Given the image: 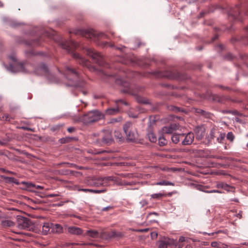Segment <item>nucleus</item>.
I'll use <instances>...</instances> for the list:
<instances>
[{
  "instance_id": "nucleus-1",
  "label": "nucleus",
  "mask_w": 248,
  "mask_h": 248,
  "mask_svg": "<svg viewBox=\"0 0 248 248\" xmlns=\"http://www.w3.org/2000/svg\"><path fill=\"white\" fill-rule=\"evenodd\" d=\"M115 82L117 84L120 85L124 88V89L121 90V93L135 96L136 100L139 104H150L151 103L147 98L137 95L138 92L141 91L143 90L142 87H138L135 90H133L130 86L129 83L122 80L121 78H116Z\"/></svg>"
},
{
  "instance_id": "nucleus-34",
  "label": "nucleus",
  "mask_w": 248,
  "mask_h": 248,
  "mask_svg": "<svg viewBox=\"0 0 248 248\" xmlns=\"http://www.w3.org/2000/svg\"><path fill=\"white\" fill-rule=\"evenodd\" d=\"M184 134H174L171 136V140L173 143L176 144L180 141V137H183Z\"/></svg>"
},
{
  "instance_id": "nucleus-36",
  "label": "nucleus",
  "mask_w": 248,
  "mask_h": 248,
  "mask_svg": "<svg viewBox=\"0 0 248 248\" xmlns=\"http://www.w3.org/2000/svg\"><path fill=\"white\" fill-rule=\"evenodd\" d=\"M169 243L166 240L160 241L158 242V248H167Z\"/></svg>"
},
{
  "instance_id": "nucleus-40",
  "label": "nucleus",
  "mask_w": 248,
  "mask_h": 248,
  "mask_svg": "<svg viewBox=\"0 0 248 248\" xmlns=\"http://www.w3.org/2000/svg\"><path fill=\"white\" fill-rule=\"evenodd\" d=\"M234 57L231 53H228L223 56V59L225 60L232 61Z\"/></svg>"
},
{
  "instance_id": "nucleus-15",
  "label": "nucleus",
  "mask_w": 248,
  "mask_h": 248,
  "mask_svg": "<svg viewBox=\"0 0 248 248\" xmlns=\"http://www.w3.org/2000/svg\"><path fill=\"white\" fill-rule=\"evenodd\" d=\"M104 135L103 136L102 142L104 144H110L113 142L112 136V133L109 130H104L103 131Z\"/></svg>"
},
{
  "instance_id": "nucleus-41",
  "label": "nucleus",
  "mask_w": 248,
  "mask_h": 248,
  "mask_svg": "<svg viewBox=\"0 0 248 248\" xmlns=\"http://www.w3.org/2000/svg\"><path fill=\"white\" fill-rule=\"evenodd\" d=\"M165 194L158 193V194H154L151 195V197L153 199H159L165 196Z\"/></svg>"
},
{
  "instance_id": "nucleus-60",
  "label": "nucleus",
  "mask_w": 248,
  "mask_h": 248,
  "mask_svg": "<svg viewBox=\"0 0 248 248\" xmlns=\"http://www.w3.org/2000/svg\"><path fill=\"white\" fill-rule=\"evenodd\" d=\"M5 117V120L6 121H10V118H9V115L8 114H4V116L3 117V118Z\"/></svg>"
},
{
  "instance_id": "nucleus-19",
  "label": "nucleus",
  "mask_w": 248,
  "mask_h": 248,
  "mask_svg": "<svg viewBox=\"0 0 248 248\" xmlns=\"http://www.w3.org/2000/svg\"><path fill=\"white\" fill-rule=\"evenodd\" d=\"M167 108L168 110L173 111L175 113H179V112H183L185 113H187V111L183 108L176 107L173 105H168L167 106Z\"/></svg>"
},
{
  "instance_id": "nucleus-24",
  "label": "nucleus",
  "mask_w": 248,
  "mask_h": 248,
  "mask_svg": "<svg viewBox=\"0 0 248 248\" xmlns=\"http://www.w3.org/2000/svg\"><path fill=\"white\" fill-rule=\"evenodd\" d=\"M207 99H210V98L212 99V100L213 102H217L219 103V99H220V95L217 94H213L211 93H208L207 94Z\"/></svg>"
},
{
  "instance_id": "nucleus-21",
  "label": "nucleus",
  "mask_w": 248,
  "mask_h": 248,
  "mask_svg": "<svg viewBox=\"0 0 248 248\" xmlns=\"http://www.w3.org/2000/svg\"><path fill=\"white\" fill-rule=\"evenodd\" d=\"M177 248H192L191 246L185 242V238L181 236L179 238Z\"/></svg>"
},
{
  "instance_id": "nucleus-31",
  "label": "nucleus",
  "mask_w": 248,
  "mask_h": 248,
  "mask_svg": "<svg viewBox=\"0 0 248 248\" xmlns=\"http://www.w3.org/2000/svg\"><path fill=\"white\" fill-rule=\"evenodd\" d=\"M148 139L152 142H155L157 140V138L152 131H150L147 135Z\"/></svg>"
},
{
  "instance_id": "nucleus-18",
  "label": "nucleus",
  "mask_w": 248,
  "mask_h": 248,
  "mask_svg": "<svg viewBox=\"0 0 248 248\" xmlns=\"http://www.w3.org/2000/svg\"><path fill=\"white\" fill-rule=\"evenodd\" d=\"M194 112L196 113L200 114L202 116L204 117L205 118L211 119V116L213 115V114L210 112L206 111L203 109L199 108H194Z\"/></svg>"
},
{
  "instance_id": "nucleus-33",
  "label": "nucleus",
  "mask_w": 248,
  "mask_h": 248,
  "mask_svg": "<svg viewBox=\"0 0 248 248\" xmlns=\"http://www.w3.org/2000/svg\"><path fill=\"white\" fill-rule=\"evenodd\" d=\"M1 224L4 227H12L14 225V222L10 220H1Z\"/></svg>"
},
{
  "instance_id": "nucleus-45",
  "label": "nucleus",
  "mask_w": 248,
  "mask_h": 248,
  "mask_svg": "<svg viewBox=\"0 0 248 248\" xmlns=\"http://www.w3.org/2000/svg\"><path fill=\"white\" fill-rule=\"evenodd\" d=\"M215 129L214 128H213L211 129V130L210 131V134H209V140L214 139L215 138Z\"/></svg>"
},
{
  "instance_id": "nucleus-53",
  "label": "nucleus",
  "mask_w": 248,
  "mask_h": 248,
  "mask_svg": "<svg viewBox=\"0 0 248 248\" xmlns=\"http://www.w3.org/2000/svg\"><path fill=\"white\" fill-rule=\"evenodd\" d=\"M82 191H92V192H93L94 193H100L102 191H100V190H89V189H82Z\"/></svg>"
},
{
  "instance_id": "nucleus-30",
  "label": "nucleus",
  "mask_w": 248,
  "mask_h": 248,
  "mask_svg": "<svg viewBox=\"0 0 248 248\" xmlns=\"http://www.w3.org/2000/svg\"><path fill=\"white\" fill-rule=\"evenodd\" d=\"M74 140H76V138H74V137H67L62 138L60 139L59 140V141L61 144H64V143L70 142Z\"/></svg>"
},
{
  "instance_id": "nucleus-20",
  "label": "nucleus",
  "mask_w": 248,
  "mask_h": 248,
  "mask_svg": "<svg viewBox=\"0 0 248 248\" xmlns=\"http://www.w3.org/2000/svg\"><path fill=\"white\" fill-rule=\"evenodd\" d=\"M67 231L72 234L80 235L82 233V230L80 228L74 226L69 227Z\"/></svg>"
},
{
  "instance_id": "nucleus-63",
  "label": "nucleus",
  "mask_w": 248,
  "mask_h": 248,
  "mask_svg": "<svg viewBox=\"0 0 248 248\" xmlns=\"http://www.w3.org/2000/svg\"><path fill=\"white\" fill-rule=\"evenodd\" d=\"M223 113H230L231 110H222Z\"/></svg>"
},
{
  "instance_id": "nucleus-43",
  "label": "nucleus",
  "mask_w": 248,
  "mask_h": 248,
  "mask_svg": "<svg viewBox=\"0 0 248 248\" xmlns=\"http://www.w3.org/2000/svg\"><path fill=\"white\" fill-rule=\"evenodd\" d=\"M226 138L227 140L232 142L234 140V136L232 132H230L227 134Z\"/></svg>"
},
{
  "instance_id": "nucleus-22",
  "label": "nucleus",
  "mask_w": 248,
  "mask_h": 248,
  "mask_svg": "<svg viewBox=\"0 0 248 248\" xmlns=\"http://www.w3.org/2000/svg\"><path fill=\"white\" fill-rule=\"evenodd\" d=\"M239 41L242 42L245 45H248V36L246 35L242 36L239 38H232L231 39V42L232 43H234L235 42Z\"/></svg>"
},
{
  "instance_id": "nucleus-54",
  "label": "nucleus",
  "mask_w": 248,
  "mask_h": 248,
  "mask_svg": "<svg viewBox=\"0 0 248 248\" xmlns=\"http://www.w3.org/2000/svg\"><path fill=\"white\" fill-rule=\"evenodd\" d=\"M218 87L221 89L227 90H231V88L228 87H225L222 85H218Z\"/></svg>"
},
{
  "instance_id": "nucleus-47",
  "label": "nucleus",
  "mask_w": 248,
  "mask_h": 248,
  "mask_svg": "<svg viewBox=\"0 0 248 248\" xmlns=\"http://www.w3.org/2000/svg\"><path fill=\"white\" fill-rule=\"evenodd\" d=\"M202 173L204 174L203 173ZM204 174H217V175H218V174L226 175L227 174L226 173H219L218 171H210V172H208L207 173H205Z\"/></svg>"
},
{
  "instance_id": "nucleus-10",
  "label": "nucleus",
  "mask_w": 248,
  "mask_h": 248,
  "mask_svg": "<svg viewBox=\"0 0 248 248\" xmlns=\"http://www.w3.org/2000/svg\"><path fill=\"white\" fill-rule=\"evenodd\" d=\"M113 178L111 176L106 177H93L89 180V184L95 186H107L108 182L113 181Z\"/></svg>"
},
{
  "instance_id": "nucleus-12",
  "label": "nucleus",
  "mask_w": 248,
  "mask_h": 248,
  "mask_svg": "<svg viewBox=\"0 0 248 248\" xmlns=\"http://www.w3.org/2000/svg\"><path fill=\"white\" fill-rule=\"evenodd\" d=\"M41 41L42 38L41 37L31 40H26L20 37H18L16 39V43L17 44H23L26 46H31L32 47L40 46Z\"/></svg>"
},
{
  "instance_id": "nucleus-35",
  "label": "nucleus",
  "mask_w": 248,
  "mask_h": 248,
  "mask_svg": "<svg viewBox=\"0 0 248 248\" xmlns=\"http://www.w3.org/2000/svg\"><path fill=\"white\" fill-rule=\"evenodd\" d=\"M232 101L229 96H220L219 103L224 104L226 101Z\"/></svg>"
},
{
  "instance_id": "nucleus-56",
  "label": "nucleus",
  "mask_w": 248,
  "mask_h": 248,
  "mask_svg": "<svg viewBox=\"0 0 248 248\" xmlns=\"http://www.w3.org/2000/svg\"><path fill=\"white\" fill-rule=\"evenodd\" d=\"M217 47H218L221 50H223L225 49V46L222 44H218L217 46Z\"/></svg>"
},
{
  "instance_id": "nucleus-58",
  "label": "nucleus",
  "mask_w": 248,
  "mask_h": 248,
  "mask_svg": "<svg viewBox=\"0 0 248 248\" xmlns=\"http://www.w3.org/2000/svg\"><path fill=\"white\" fill-rule=\"evenodd\" d=\"M217 245H218V244L216 242H213L211 243V246L212 247H214V248L218 247Z\"/></svg>"
},
{
  "instance_id": "nucleus-51",
  "label": "nucleus",
  "mask_w": 248,
  "mask_h": 248,
  "mask_svg": "<svg viewBox=\"0 0 248 248\" xmlns=\"http://www.w3.org/2000/svg\"><path fill=\"white\" fill-rule=\"evenodd\" d=\"M21 128L23 130H27L28 131H32V132L34 131V130L33 129H32L31 128L28 127L22 126L21 127Z\"/></svg>"
},
{
  "instance_id": "nucleus-42",
  "label": "nucleus",
  "mask_w": 248,
  "mask_h": 248,
  "mask_svg": "<svg viewBox=\"0 0 248 248\" xmlns=\"http://www.w3.org/2000/svg\"><path fill=\"white\" fill-rule=\"evenodd\" d=\"M225 137V133H220L219 135V137L217 138V140L219 143H222L223 140H224Z\"/></svg>"
},
{
  "instance_id": "nucleus-28",
  "label": "nucleus",
  "mask_w": 248,
  "mask_h": 248,
  "mask_svg": "<svg viewBox=\"0 0 248 248\" xmlns=\"http://www.w3.org/2000/svg\"><path fill=\"white\" fill-rule=\"evenodd\" d=\"M119 112L118 108H109L106 110L105 113L107 115H114L117 114Z\"/></svg>"
},
{
  "instance_id": "nucleus-52",
  "label": "nucleus",
  "mask_w": 248,
  "mask_h": 248,
  "mask_svg": "<svg viewBox=\"0 0 248 248\" xmlns=\"http://www.w3.org/2000/svg\"><path fill=\"white\" fill-rule=\"evenodd\" d=\"M60 127V126L56 125V126L51 127L50 129L52 131H55L59 129Z\"/></svg>"
},
{
  "instance_id": "nucleus-5",
  "label": "nucleus",
  "mask_w": 248,
  "mask_h": 248,
  "mask_svg": "<svg viewBox=\"0 0 248 248\" xmlns=\"http://www.w3.org/2000/svg\"><path fill=\"white\" fill-rule=\"evenodd\" d=\"M86 234L93 238L100 237L106 240L113 238H121L123 236V234L122 232L113 231L99 232L96 230H88L86 232Z\"/></svg>"
},
{
  "instance_id": "nucleus-25",
  "label": "nucleus",
  "mask_w": 248,
  "mask_h": 248,
  "mask_svg": "<svg viewBox=\"0 0 248 248\" xmlns=\"http://www.w3.org/2000/svg\"><path fill=\"white\" fill-rule=\"evenodd\" d=\"M52 232L56 233H61L62 232V227L58 224H53L52 226Z\"/></svg>"
},
{
  "instance_id": "nucleus-61",
  "label": "nucleus",
  "mask_w": 248,
  "mask_h": 248,
  "mask_svg": "<svg viewBox=\"0 0 248 248\" xmlns=\"http://www.w3.org/2000/svg\"><path fill=\"white\" fill-rule=\"evenodd\" d=\"M208 193H221L219 190H213L210 191H207Z\"/></svg>"
},
{
  "instance_id": "nucleus-23",
  "label": "nucleus",
  "mask_w": 248,
  "mask_h": 248,
  "mask_svg": "<svg viewBox=\"0 0 248 248\" xmlns=\"http://www.w3.org/2000/svg\"><path fill=\"white\" fill-rule=\"evenodd\" d=\"M46 78L51 83H58L59 79L56 77L54 75L51 74L50 72L46 76Z\"/></svg>"
},
{
  "instance_id": "nucleus-11",
  "label": "nucleus",
  "mask_w": 248,
  "mask_h": 248,
  "mask_svg": "<svg viewBox=\"0 0 248 248\" xmlns=\"http://www.w3.org/2000/svg\"><path fill=\"white\" fill-rule=\"evenodd\" d=\"M10 59L13 62H16V64L13 65L10 64L8 69L12 72L16 73L18 72H25V69L24 66V63L21 62H16V59L14 56H10Z\"/></svg>"
},
{
  "instance_id": "nucleus-50",
  "label": "nucleus",
  "mask_w": 248,
  "mask_h": 248,
  "mask_svg": "<svg viewBox=\"0 0 248 248\" xmlns=\"http://www.w3.org/2000/svg\"><path fill=\"white\" fill-rule=\"evenodd\" d=\"M228 186L227 184H223V183L219 184L217 185V187L218 188L221 187V188H225L226 187H228Z\"/></svg>"
},
{
  "instance_id": "nucleus-48",
  "label": "nucleus",
  "mask_w": 248,
  "mask_h": 248,
  "mask_svg": "<svg viewBox=\"0 0 248 248\" xmlns=\"http://www.w3.org/2000/svg\"><path fill=\"white\" fill-rule=\"evenodd\" d=\"M231 114H232L234 115H237V116H239L240 115V113L236 110L234 109V110H231V112H230Z\"/></svg>"
},
{
  "instance_id": "nucleus-8",
  "label": "nucleus",
  "mask_w": 248,
  "mask_h": 248,
  "mask_svg": "<svg viewBox=\"0 0 248 248\" xmlns=\"http://www.w3.org/2000/svg\"><path fill=\"white\" fill-rule=\"evenodd\" d=\"M130 122L125 123L123 126L124 131L126 135V140L128 142H136L138 140V133L136 130L131 128Z\"/></svg>"
},
{
  "instance_id": "nucleus-39",
  "label": "nucleus",
  "mask_w": 248,
  "mask_h": 248,
  "mask_svg": "<svg viewBox=\"0 0 248 248\" xmlns=\"http://www.w3.org/2000/svg\"><path fill=\"white\" fill-rule=\"evenodd\" d=\"M173 130V128L172 125H170L169 127L164 126L163 128V131L166 134H171L172 133Z\"/></svg>"
},
{
  "instance_id": "nucleus-7",
  "label": "nucleus",
  "mask_w": 248,
  "mask_h": 248,
  "mask_svg": "<svg viewBox=\"0 0 248 248\" xmlns=\"http://www.w3.org/2000/svg\"><path fill=\"white\" fill-rule=\"evenodd\" d=\"M65 72L67 79L71 82L69 86L78 87L80 86L79 81L80 79V74L75 69L69 66L65 67Z\"/></svg>"
},
{
  "instance_id": "nucleus-46",
  "label": "nucleus",
  "mask_w": 248,
  "mask_h": 248,
  "mask_svg": "<svg viewBox=\"0 0 248 248\" xmlns=\"http://www.w3.org/2000/svg\"><path fill=\"white\" fill-rule=\"evenodd\" d=\"M6 181L8 182H12L16 184H17V180L13 177H7L5 178Z\"/></svg>"
},
{
  "instance_id": "nucleus-55",
  "label": "nucleus",
  "mask_w": 248,
  "mask_h": 248,
  "mask_svg": "<svg viewBox=\"0 0 248 248\" xmlns=\"http://www.w3.org/2000/svg\"><path fill=\"white\" fill-rule=\"evenodd\" d=\"M67 131L69 133H72L75 131V128L74 127H70L68 128Z\"/></svg>"
},
{
  "instance_id": "nucleus-16",
  "label": "nucleus",
  "mask_w": 248,
  "mask_h": 248,
  "mask_svg": "<svg viewBox=\"0 0 248 248\" xmlns=\"http://www.w3.org/2000/svg\"><path fill=\"white\" fill-rule=\"evenodd\" d=\"M196 138L198 140H201L204 136L205 129L203 125L197 126L194 129Z\"/></svg>"
},
{
  "instance_id": "nucleus-6",
  "label": "nucleus",
  "mask_w": 248,
  "mask_h": 248,
  "mask_svg": "<svg viewBox=\"0 0 248 248\" xmlns=\"http://www.w3.org/2000/svg\"><path fill=\"white\" fill-rule=\"evenodd\" d=\"M104 118V115L98 110H93L84 114L80 118L81 121L86 124L95 123Z\"/></svg>"
},
{
  "instance_id": "nucleus-32",
  "label": "nucleus",
  "mask_w": 248,
  "mask_h": 248,
  "mask_svg": "<svg viewBox=\"0 0 248 248\" xmlns=\"http://www.w3.org/2000/svg\"><path fill=\"white\" fill-rule=\"evenodd\" d=\"M180 152L187 153L189 154H192L197 153L198 150L197 149H192L190 148H181L180 149Z\"/></svg>"
},
{
  "instance_id": "nucleus-64",
  "label": "nucleus",
  "mask_w": 248,
  "mask_h": 248,
  "mask_svg": "<svg viewBox=\"0 0 248 248\" xmlns=\"http://www.w3.org/2000/svg\"><path fill=\"white\" fill-rule=\"evenodd\" d=\"M6 144H7V142H6L2 141L0 140V145H2V146H4V145H6Z\"/></svg>"
},
{
  "instance_id": "nucleus-38",
  "label": "nucleus",
  "mask_w": 248,
  "mask_h": 248,
  "mask_svg": "<svg viewBox=\"0 0 248 248\" xmlns=\"http://www.w3.org/2000/svg\"><path fill=\"white\" fill-rule=\"evenodd\" d=\"M167 144V140L163 137H160L158 138V144L160 146H163Z\"/></svg>"
},
{
  "instance_id": "nucleus-29",
  "label": "nucleus",
  "mask_w": 248,
  "mask_h": 248,
  "mask_svg": "<svg viewBox=\"0 0 248 248\" xmlns=\"http://www.w3.org/2000/svg\"><path fill=\"white\" fill-rule=\"evenodd\" d=\"M38 68L42 70L45 74V76L49 73L47 66L44 63H41L38 65Z\"/></svg>"
},
{
  "instance_id": "nucleus-59",
  "label": "nucleus",
  "mask_w": 248,
  "mask_h": 248,
  "mask_svg": "<svg viewBox=\"0 0 248 248\" xmlns=\"http://www.w3.org/2000/svg\"><path fill=\"white\" fill-rule=\"evenodd\" d=\"M112 208V207L111 206H108V207H105L102 210L104 211H108L110 209H111Z\"/></svg>"
},
{
  "instance_id": "nucleus-37",
  "label": "nucleus",
  "mask_w": 248,
  "mask_h": 248,
  "mask_svg": "<svg viewBox=\"0 0 248 248\" xmlns=\"http://www.w3.org/2000/svg\"><path fill=\"white\" fill-rule=\"evenodd\" d=\"M155 185L160 186H174L173 183L165 180H163L159 182H157Z\"/></svg>"
},
{
  "instance_id": "nucleus-9",
  "label": "nucleus",
  "mask_w": 248,
  "mask_h": 248,
  "mask_svg": "<svg viewBox=\"0 0 248 248\" xmlns=\"http://www.w3.org/2000/svg\"><path fill=\"white\" fill-rule=\"evenodd\" d=\"M86 54L92 59L93 62L99 66H105L107 64L102 55L93 48H87Z\"/></svg>"
},
{
  "instance_id": "nucleus-4",
  "label": "nucleus",
  "mask_w": 248,
  "mask_h": 248,
  "mask_svg": "<svg viewBox=\"0 0 248 248\" xmlns=\"http://www.w3.org/2000/svg\"><path fill=\"white\" fill-rule=\"evenodd\" d=\"M150 74L158 78H165L169 79L184 80L189 78V76L185 73L179 72L177 71H155L151 72Z\"/></svg>"
},
{
  "instance_id": "nucleus-3",
  "label": "nucleus",
  "mask_w": 248,
  "mask_h": 248,
  "mask_svg": "<svg viewBox=\"0 0 248 248\" xmlns=\"http://www.w3.org/2000/svg\"><path fill=\"white\" fill-rule=\"evenodd\" d=\"M60 45L62 48L66 49L68 53H71L72 57L76 59L77 62L80 64L88 68L92 67L87 60L80 57L78 53L74 52V49L78 46L76 42L72 40H64L62 41Z\"/></svg>"
},
{
  "instance_id": "nucleus-27",
  "label": "nucleus",
  "mask_w": 248,
  "mask_h": 248,
  "mask_svg": "<svg viewBox=\"0 0 248 248\" xmlns=\"http://www.w3.org/2000/svg\"><path fill=\"white\" fill-rule=\"evenodd\" d=\"M52 224L49 223H45L42 226V232L44 234H46L49 231L50 229H51Z\"/></svg>"
},
{
  "instance_id": "nucleus-17",
  "label": "nucleus",
  "mask_w": 248,
  "mask_h": 248,
  "mask_svg": "<svg viewBox=\"0 0 248 248\" xmlns=\"http://www.w3.org/2000/svg\"><path fill=\"white\" fill-rule=\"evenodd\" d=\"M194 135L193 133L189 132L185 136L184 140L182 141V144L183 145H189L193 142Z\"/></svg>"
},
{
  "instance_id": "nucleus-13",
  "label": "nucleus",
  "mask_w": 248,
  "mask_h": 248,
  "mask_svg": "<svg viewBox=\"0 0 248 248\" xmlns=\"http://www.w3.org/2000/svg\"><path fill=\"white\" fill-rule=\"evenodd\" d=\"M17 227L20 229L31 231L33 229V225L32 222L26 217H20L17 220Z\"/></svg>"
},
{
  "instance_id": "nucleus-14",
  "label": "nucleus",
  "mask_w": 248,
  "mask_h": 248,
  "mask_svg": "<svg viewBox=\"0 0 248 248\" xmlns=\"http://www.w3.org/2000/svg\"><path fill=\"white\" fill-rule=\"evenodd\" d=\"M240 8L238 6L233 8L228 12V18L231 21L237 20L242 22V20L240 16Z\"/></svg>"
},
{
  "instance_id": "nucleus-44",
  "label": "nucleus",
  "mask_w": 248,
  "mask_h": 248,
  "mask_svg": "<svg viewBox=\"0 0 248 248\" xmlns=\"http://www.w3.org/2000/svg\"><path fill=\"white\" fill-rule=\"evenodd\" d=\"M114 133L115 138L119 139L120 141H122L124 140L122 134L119 131H115Z\"/></svg>"
},
{
  "instance_id": "nucleus-62",
  "label": "nucleus",
  "mask_w": 248,
  "mask_h": 248,
  "mask_svg": "<svg viewBox=\"0 0 248 248\" xmlns=\"http://www.w3.org/2000/svg\"><path fill=\"white\" fill-rule=\"evenodd\" d=\"M207 13L205 12H201L200 13V17H202L203 16L206 14Z\"/></svg>"
},
{
  "instance_id": "nucleus-26",
  "label": "nucleus",
  "mask_w": 248,
  "mask_h": 248,
  "mask_svg": "<svg viewBox=\"0 0 248 248\" xmlns=\"http://www.w3.org/2000/svg\"><path fill=\"white\" fill-rule=\"evenodd\" d=\"M26 187L29 188L30 190H33V189H43V187L40 186H36L31 183L26 182L24 183Z\"/></svg>"
},
{
  "instance_id": "nucleus-57",
  "label": "nucleus",
  "mask_w": 248,
  "mask_h": 248,
  "mask_svg": "<svg viewBox=\"0 0 248 248\" xmlns=\"http://www.w3.org/2000/svg\"><path fill=\"white\" fill-rule=\"evenodd\" d=\"M218 38V35L217 34H216L215 35V36L212 38L211 42H213L215 41Z\"/></svg>"
},
{
  "instance_id": "nucleus-49",
  "label": "nucleus",
  "mask_w": 248,
  "mask_h": 248,
  "mask_svg": "<svg viewBox=\"0 0 248 248\" xmlns=\"http://www.w3.org/2000/svg\"><path fill=\"white\" fill-rule=\"evenodd\" d=\"M67 165H68L69 167H73L75 168L76 169H82V168L81 167H78L76 165L73 164H66Z\"/></svg>"
},
{
  "instance_id": "nucleus-2",
  "label": "nucleus",
  "mask_w": 248,
  "mask_h": 248,
  "mask_svg": "<svg viewBox=\"0 0 248 248\" xmlns=\"http://www.w3.org/2000/svg\"><path fill=\"white\" fill-rule=\"evenodd\" d=\"M73 33L76 35L80 34L87 38L93 39L96 45L102 47H113L114 46L112 44L100 41L99 38L105 36V34L103 33H97L93 30L78 29L75 30Z\"/></svg>"
}]
</instances>
